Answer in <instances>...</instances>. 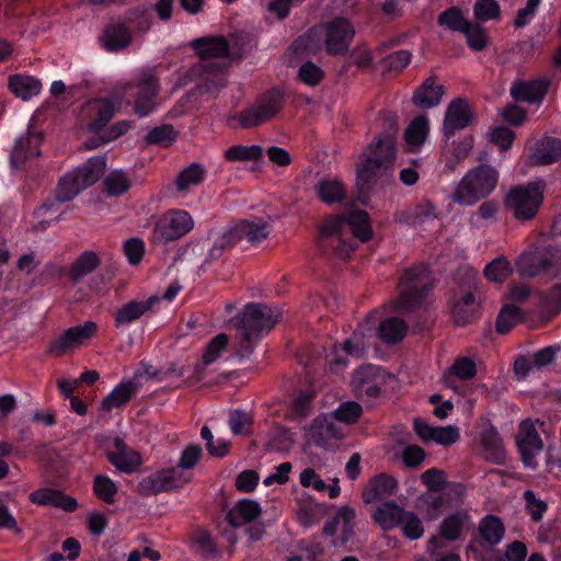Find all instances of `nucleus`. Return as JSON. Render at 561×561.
I'll use <instances>...</instances> for the list:
<instances>
[{
  "instance_id": "57",
  "label": "nucleus",
  "mask_w": 561,
  "mask_h": 561,
  "mask_svg": "<svg viewBox=\"0 0 561 561\" xmlns=\"http://www.w3.org/2000/svg\"><path fill=\"white\" fill-rule=\"evenodd\" d=\"M227 344L228 336L226 334L220 333L216 335L206 346L205 353L203 355L204 363L209 365L219 358Z\"/></svg>"
},
{
  "instance_id": "62",
  "label": "nucleus",
  "mask_w": 561,
  "mask_h": 561,
  "mask_svg": "<svg viewBox=\"0 0 561 561\" xmlns=\"http://www.w3.org/2000/svg\"><path fill=\"white\" fill-rule=\"evenodd\" d=\"M312 394L308 391L300 392L293 401L290 417H302L308 415L311 409Z\"/></svg>"
},
{
  "instance_id": "43",
  "label": "nucleus",
  "mask_w": 561,
  "mask_h": 561,
  "mask_svg": "<svg viewBox=\"0 0 561 561\" xmlns=\"http://www.w3.org/2000/svg\"><path fill=\"white\" fill-rule=\"evenodd\" d=\"M205 175L206 170L202 164L192 163L179 173L175 180V187L185 195L190 190L202 184Z\"/></svg>"
},
{
  "instance_id": "21",
  "label": "nucleus",
  "mask_w": 561,
  "mask_h": 561,
  "mask_svg": "<svg viewBox=\"0 0 561 561\" xmlns=\"http://www.w3.org/2000/svg\"><path fill=\"white\" fill-rule=\"evenodd\" d=\"M96 328L95 322L87 321L82 325L68 329L51 342L48 348L49 353L60 355L70 348L80 346L95 334Z\"/></svg>"
},
{
  "instance_id": "9",
  "label": "nucleus",
  "mask_w": 561,
  "mask_h": 561,
  "mask_svg": "<svg viewBox=\"0 0 561 561\" xmlns=\"http://www.w3.org/2000/svg\"><path fill=\"white\" fill-rule=\"evenodd\" d=\"M103 157L91 158L87 163L65 175L57 187L56 199L68 202L76 197L82 190L95 183L105 169Z\"/></svg>"
},
{
  "instance_id": "12",
  "label": "nucleus",
  "mask_w": 561,
  "mask_h": 561,
  "mask_svg": "<svg viewBox=\"0 0 561 561\" xmlns=\"http://www.w3.org/2000/svg\"><path fill=\"white\" fill-rule=\"evenodd\" d=\"M194 225V219L188 211L170 209L157 219L152 237L156 242L174 241L191 232Z\"/></svg>"
},
{
  "instance_id": "64",
  "label": "nucleus",
  "mask_w": 561,
  "mask_h": 561,
  "mask_svg": "<svg viewBox=\"0 0 561 561\" xmlns=\"http://www.w3.org/2000/svg\"><path fill=\"white\" fill-rule=\"evenodd\" d=\"M514 133L507 127H495L490 133L491 141L496 145L501 150H507L514 140Z\"/></svg>"
},
{
  "instance_id": "35",
  "label": "nucleus",
  "mask_w": 561,
  "mask_h": 561,
  "mask_svg": "<svg viewBox=\"0 0 561 561\" xmlns=\"http://www.w3.org/2000/svg\"><path fill=\"white\" fill-rule=\"evenodd\" d=\"M131 36L129 31L124 24L113 23L104 28L103 35L100 38L101 45L107 51H117L130 44Z\"/></svg>"
},
{
  "instance_id": "61",
  "label": "nucleus",
  "mask_w": 561,
  "mask_h": 561,
  "mask_svg": "<svg viewBox=\"0 0 561 561\" xmlns=\"http://www.w3.org/2000/svg\"><path fill=\"white\" fill-rule=\"evenodd\" d=\"M541 0H528L524 8L517 11L514 25L518 28L526 26L535 18Z\"/></svg>"
},
{
  "instance_id": "26",
  "label": "nucleus",
  "mask_w": 561,
  "mask_h": 561,
  "mask_svg": "<svg viewBox=\"0 0 561 561\" xmlns=\"http://www.w3.org/2000/svg\"><path fill=\"white\" fill-rule=\"evenodd\" d=\"M355 520V512L350 507H341L333 519L325 525L324 533L335 536L334 545H344L352 537Z\"/></svg>"
},
{
  "instance_id": "42",
  "label": "nucleus",
  "mask_w": 561,
  "mask_h": 561,
  "mask_svg": "<svg viewBox=\"0 0 561 561\" xmlns=\"http://www.w3.org/2000/svg\"><path fill=\"white\" fill-rule=\"evenodd\" d=\"M9 88L18 98L27 101L39 94L42 83L34 77L15 75L9 79Z\"/></svg>"
},
{
  "instance_id": "22",
  "label": "nucleus",
  "mask_w": 561,
  "mask_h": 561,
  "mask_svg": "<svg viewBox=\"0 0 561 561\" xmlns=\"http://www.w3.org/2000/svg\"><path fill=\"white\" fill-rule=\"evenodd\" d=\"M461 502V494L455 490H444L440 493H425L419 497V508L427 520L437 519L445 507Z\"/></svg>"
},
{
  "instance_id": "18",
  "label": "nucleus",
  "mask_w": 561,
  "mask_h": 561,
  "mask_svg": "<svg viewBox=\"0 0 561 561\" xmlns=\"http://www.w3.org/2000/svg\"><path fill=\"white\" fill-rule=\"evenodd\" d=\"M517 445L525 467L535 468L536 457L542 451L543 444L530 420L520 423Z\"/></svg>"
},
{
  "instance_id": "15",
  "label": "nucleus",
  "mask_w": 561,
  "mask_h": 561,
  "mask_svg": "<svg viewBox=\"0 0 561 561\" xmlns=\"http://www.w3.org/2000/svg\"><path fill=\"white\" fill-rule=\"evenodd\" d=\"M272 221L270 216L242 219L229 229V240L238 242L244 239L251 244H259L270 236Z\"/></svg>"
},
{
  "instance_id": "54",
  "label": "nucleus",
  "mask_w": 561,
  "mask_h": 561,
  "mask_svg": "<svg viewBox=\"0 0 561 561\" xmlns=\"http://www.w3.org/2000/svg\"><path fill=\"white\" fill-rule=\"evenodd\" d=\"M438 23L451 31L462 33L470 22L463 18L460 10L450 8L439 15Z\"/></svg>"
},
{
  "instance_id": "38",
  "label": "nucleus",
  "mask_w": 561,
  "mask_h": 561,
  "mask_svg": "<svg viewBox=\"0 0 561 561\" xmlns=\"http://www.w3.org/2000/svg\"><path fill=\"white\" fill-rule=\"evenodd\" d=\"M479 309V301L473 293L462 294L453 304V317L457 324L469 323L476 317Z\"/></svg>"
},
{
  "instance_id": "58",
  "label": "nucleus",
  "mask_w": 561,
  "mask_h": 561,
  "mask_svg": "<svg viewBox=\"0 0 561 561\" xmlns=\"http://www.w3.org/2000/svg\"><path fill=\"white\" fill-rule=\"evenodd\" d=\"M473 11L478 21H489L500 15V7L494 0H478Z\"/></svg>"
},
{
  "instance_id": "44",
  "label": "nucleus",
  "mask_w": 561,
  "mask_h": 561,
  "mask_svg": "<svg viewBox=\"0 0 561 561\" xmlns=\"http://www.w3.org/2000/svg\"><path fill=\"white\" fill-rule=\"evenodd\" d=\"M505 528L502 520L494 515H488L480 520L479 534L484 545L495 546L500 543Z\"/></svg>"
},
{
  "instance_id": "17",
  "label": "nucleus",
  "mask_w": 561,
  "mask_h": 561,
  "mask_svg": "<svg viewBox=\"0 0 561 561\" xmlns=\"http://www.w3.org/2000/svg\"><path fill=\"white\" fill-rule=\"evenodd\" d=\"M473 121V113L465 99L453 100L446 107L443 121V135L449 139L456 131L465 129Z\"/></svg>"
},
{
  "instance_id": "28",
  "label": "nucleus",
  "mask_w": 561,
  "mask_h": 561,
  "mask_svg": "<svg viewBox=\"0 0 561 561\" xmlns=\"http://www.w3.org/2000/svg\"><path fill=\"white\" fill-rule=\"evenodd\" d=\"M480 442L486 459L495 463H501L505 459V450L495 427L488 421L480 424Z\"/></svg>"
},
{
  "instance_id": "19",
  "label": "nucleus",
  "mask_w": 561,
  "mask_h": 561,
  "mask_svg": "<svg viewBox=\"0 0 561 561\" xmlns=\"http://www.w3.org/2000/svg\"><path fill=\"white\" fill-rule=\"evenodd\" d=\"M137 88L135 113L138 116H147L154 110V98L158 92L157 77L153 69H146L140 72Z\"/></svg>"
},
{
  "instance_id": "2",
  "label": "nucleus",
  "mask_w": 561,
  "mask_h": 561,
  "mask_svg": "<svg viewBox=\"0 0 561 561\" xmlns=\"http://www.w3.org/2000/svg\"><path fill=\"white\" fill-rule=\"evenodd\" d=\"M355 35V27L350 20L337 16L320 24L300 36L294 49L300 54H316L322 47L329 55H342L347 51Z\"/></svg>"
},
{
  "instance_id": "7",
  "label": "nucleus",
  "mask_w": 561,
  "mask_h": 561,
  "mask_svg": "<svg viewBox=\"0 0 561 561\" xmlns=\"http://www.w3.org/2000/svg\"><path fill=\"white\" fill-rule=\"evenodd\" d=\"M499 172L490 165H478L468 171L457 184L453 201L459 205L472 206L489 196L496 187Z\"/></svg>"
},
{
  "instance_id": "39",
  "label": "nucleus",
  "mask_w": 561,
  "mask_h": 561,
  "mask_svg": "<svg viewBox=\"0 0 561 561\" xmlns=\"http://www.w3.org/2000/svg\"><path fill=\"white\" fill-rule=\"evenodd\" d=\"M397 481L393 477L380 474L375 477L364 492V501L366 503L375 502L394 493Z\"/></svg>"
},
{
  "instance_id": "40",
  "label": "nucleus",
  "mask_w": 561,
  "mask_h": 561,
  "mask_svg": "<svg viewBox=\"0 0 561 561\" xmlns=\"http://www.w3.org/2000/svg\"><path fill=\"white\" fill-rule=\"evenodd\" d=\"M430 126L426 116L415 117L404 131V140L409 151L419 150L425 142Z\"/></svg>"
},
{
  "instance_id": "56",
  "label": "nucleus",
  "mask_w": 561,
  "mask_h": 561,
  "mask_svg": "<svg viewBox=\"0 0 561 561\" xmlns=\"http://www.w3.org/2000/svg\"><path fill=\"white\" fill-rule=\"evenodd\" d=\"M462 33L471 49L481 50L486 46L488 36L484 28L480 25L470 22Z\"/></svg>"
},
{
  "instance_id": "60",
  "label": "nucleus",
  "mask_w": 561,
  "mask_h": 561,
  "mask_svg": "<svg viewBox=\"0 0 561 561\" xmlns=\"http://www.w3.org/2000/svg\"><path fill=\"white\" fill-rule=\"evenodd\" d=\"M422 482L427 486L430 492H443L444 490H447L445 488L446 480L445 476L440 470L437 469H428L424 471L421 476Z\"/></svg>"
},
{
  "instance_id": "34",
  "label": "nucleus",
  "mask_w": 561,
  "mask_h": 561,
  "mask_svg": "<svg viewBox=\"0 0 561 561\" xmlns=\"http://www.w3.org/2000/svg\"><path fill=\"white\" fill-rule=\"evenodd\" d=\"M444 94V85L438 84L433 78H428L414 92L413 103L421 108H432L442 102Z\"/></svg>"
},
{
  "instance_id": "25",
  "label": "nucleus",
  "mask_w": 561,
  "mask_h": 561,
  "mask_svg": "<svg viewBox=\"0 0 561 561\" xmlns=\"http://www.w3.org/2000/svg\"><path fill=\"white\" fill-rule=\"evenodd\" d=\"M115 450L108 451V461L119 471L131 473L136 471L141 462V456L136 450L128 447L119 437L114 439Z\"/></svg>"
},
{
  "instance_id": "24",
  "label": "nucleus",
  "mask_w": 561,
  "mask_h": 561,
  "mask_svg": "<svg viewBox=\"0 0 561 561\" xmlns=\"http://www.w3.org/2000/svg\"><path fill=\"white\" fill-rule=\"evenodd\" d=\"M473 526L469 511L461 508L447 514L440 525L439 534L449 541H456L467 534Z\"/></svg>"
},
{
  "instance_id": "4",
  "label": "nucleus",
  "mask_w": 561,
  "mask_h": 561,
  "mask_svg": "<svg viewBox=\"0 0 561 561\" xmlns=\"http://www.w3.org/2000/svg\"><path fill=\"white\" fill-rule=\"evenodd\" d=\"M192 47L203 59L194 68V72L199 77L196 91H219L226 84L224 70L218 62L208 59L226 56L229 51L228 42L222 36H208L195 39Z\"/></svg>"
},
{
  "instance_id": "14",
  "label": "nucleus",
  "mask_w": 561,
  "mask_h": 561,
  "mask_svg": "<svg viewBox=\"0 0 561 561\" xmlns=\"http://www.w3.org/2000/svg\"><path fill=\"white\" fill-rule=\"evenodd\" d=\"M283 107V95L278 90L260 100L253 106L244 110L239 115V124L242 128H252L271 119Z\"/></svg>"
},
{
  "instance_id": "23",
  "label": "nucleus",
  "mask_w": 561,
  "mask_h": 561,
  "mask_svg": "<svg viewBox=\"0 0 561 561\" xmlns=\"http://www.w3.org/2000/svg\"><path fill=\"white\" fill-rule=\"evenodd\" d=\"M414 431L424 443L434 442L443 446L453 445L460 437L459 428L455 425L431 426L422 420L414 421Z\"/></svg>"
},
{
  "instance_id": "5",
  "label": "nucleus",
  "mask_w": 561,
  "mask_h": 561,
  "mask_svg": "<svg viewBox=\"0 0 561 561\" xmlns=\"http://www.w3.org/2000/svg\"><path fill=\"white\" fill-rule=\"evenodd\" d=\"M397 158L396 140L392 135H386L374 140L363 152L357 164V181L368 186L375 180L387 174Z\"/></svg>"
},
{
  "instance_id": "49",
  "label": "nucleus",
  "mask_w": 561,
  "mask_h": 561,
  "mask_svg": "<svg viewBox=\"0 0 561 561\" xmlns=\"http://www.w3.org/2000/svg\"><path fill=\"white\" fill-rule=\"evenodd\" d=\"M412 225L421 228L438 226L439 222L436 216L435 206L430 202H424L417 205L413 210Z\"/></svg>"
},
{
  "instance_id": "16",
  "label": "nucleus",
  "mask_w": 561,
  "mask_h": 561,
  "mask_svg": "<svg viewBox=\"0 0 561 561\" xmlns=\"http://www.w3.org/2000/svg\"><path fill=\"white\" fill-rule=\"evenodd\" d=\"M307 444L320 448H331L334 442L344 436L342 427L334 424L328 415H321L312 421L305 433Z\"/></svg>"
},
{
  "instance_id": "37",
  "label": "nucleus",
  "mask_w": 561,
  "mask_h": 561,
  "mask_svg": "<svg viewBox=\"0 0 561 561\" xmlns=\"http://www.w3.org/2000/svg\"><path fill=\"white\" fill-rule=\"evenodd\" d=\"M314 190L318 197L325 204H335L342 202L346 196L344 184L336 178L325 176L320 179Z\"/></svg>"
},
{
  "instance_id": "27",
  "label": "nucleus",
  "mask_w": 561,
  "mask_h": 561,
  "mask_svg": "<svg viewBox=\"0 0 561 561\" xmlns=\"http://www.w3.org/2000/svg\"><path fill=\"white\" fill-rule=\"evenodd\" d=\"M548 85L549 82L546 79L517 80L512 83L510 93L516 102L540 103L547 93Z\"/></svg>"
},
{
  "instance_id": "31",
  "label": "nucleus",
  "mask_w": 561,
  "mask_h": 561,
  "mask_svg": "<svg viewBox=\"0 0 561 561\" xmlns=\"http://www.w3.org/2000/svg\"><path fill=\"white\" fill-rule=\"evenodd\" d=\"M477 374L476 362L469 357H460L455 360L450 368L443 375V382L454 391L459 390L456 379L469 380Z\"/></svg>"
},
{
  "instance_id": "30",
  "label": "nucleus",
  "mask_w": 561,
  "mask_h": 561,
  "mask_svg": "<svg viewBox=\"0 0 561 561\" xmlns=\"http://www.w3.org/2000/svg\"><path fill=\"white\" fill-rule=\"evenodd\" d=\"M561 159V139L543 137L531 149L530 162L534 164H551Z\"/></svg>"
},
{
  "instance_id": "10",
  "label": "nucleus",
  "mask_w": 561,
  "mask_h": 561,
  "mask_svg": "<svg viewBox=\"0 0 561 561\" xmlns=\"http://www.w3.org/2000/svg\"><path fill=\"white\" fill-rule=\"evenodd\" d=\"M130 89V83H121L115 93L108 98L95 99L87 103L84 114L88 118L87 129L90 133L101 131L124 104H129L124 94Z\"/></svg>"
},
{
  "instance_id": "3",
  "label": "nucleus",
  "mask_w": 561,
  "mask_h": 561,
  "mask_svg": "<svg viewBox=\"0 0 561 561\" xmlns=\"http://www.w3.org/2000/svg\"><path fill=\"white\" fill-rule=\"evenodd\" d=\"M348 232L360 242L371 238L373 230L366 211L353 210L347 216L328 218L320 228V241L333 248L339 254L348 255L355 247L353 241L347 239Z\"/></svg>"
},
{
  "instance_id": "53",
  "label": "nucleus",
  "mask_w": 561,
  "mask_h": 561,
  "mask_svg": "<svg viewBox=\"0 0 561 561\" xmlns=\"http://www.w3.org/2000/svg\"><path fill=\"white\" fill-rule=\"evenodd\" d=\"M104 184L108 194L116 196L124 194L129 188L130 181L125 172L115 170L106 176Z\"/></svg>"
},
{
  "instance_id": "51",
  "label": "nucleus",
  "mask_w": 561,
  "mask_h": 561,
  "mask_svg": "<svg viewBox=\"0 0 561 561\" xmlns=\"http://www.w3.org/2000/svg\"><path fill=\"white\" fill-rule=\"evenodd\" d=\"M363 412L362 405L355 401H345L334 410L331 419L344 424H354L358 421Z\"/></svg>"
},
{
  "instance_id": "11",
  "label": "nucleus",
  "mask_w": 561,
  "mask_h": 561,
  "mask_svg": "<svg viewBox=\"0 0 561 561\" xmlns=\"http://www.w3.org/2000/svg\"><path fill=\"white\" fill-rule=\"evenodd\" d=\"M430 288L427 268L423 265L405 272L399 283V298L396 310L405 311L419 305Z\"/></svg>"
},
{
  "instance_id": "46",
  "label": "nucleus",
  "mask_w": 561,
  "mask_h": 561,
  "mask_svg": "<svg viewBox=\"0 0 561 561\" xmlns=\"http://www.w3.org/2000/svg\"><path fill=\"white\" fill-rule=\"evenodd\" d=\"M263 153V148L259 145H236L228 148L224 157L230 162H255L262 159Z\"/></svg>"
},
{
  "instance_id": "63",
  "label": "nucleus",
  "mask_w": 561,
  "mask_h": 561,
  "mask_svg": "<svg viewBox=\"0 0 561 561\" xmlns=\"http://www.w3.org/2000/svg\"><path fill=\"white\" fill-rule=\"evenodd\" d=\"M298 77L304 83L316 85L321 81L323 71L313 62L308 61L299 68Z\"/></svg>"
},
{
  "instance_id": "59",
  "label": "nucleus",
  "mask_w": 561,
  "mask_h": 561,
  "mask_svg": "<svg viewBox=\"0 0 561 561\" xmlns=\"http://www.w3.org/2000/svg\"><path fill=\"white\" fill-rule=\"evenodd\" d=\"M124 254L131 265L138 264L145 253L144 241L139 238H130L123 244Z\"/></svg>"
},
{
  "instance_id": "48",
  "label": "nucleus",
  "mask_w": 561,
  "mask_h": 561,
  "mask_svg": "<svg viewBox=\"0 0 561 561\" xmlns=\"http://www.w3.org/2000/svg\"><path fill=\"white\" fill-rule=\"evenodd\" d=\"M513 273V266L504 256H497L485 265L484 276L494 283H502Z\"/></svg>"
},
{
  "instance_id": "41",
  "label": "nucleus",
  "mask_w": 561,
  "mask_h": 561,
  "mask_svg": "<svg viewBox=\"0 0 561 561\" xmlns=\"http://www.w3.org/2000/svg\"><path fill=\"white\" fill-rule=\"evenodd\" d=\"M261 506L253 500L239 501L228 514V520L231 527H239L242 524L250 523L259 517Z\"/></svg>"
},
{
  "instance_id": "45",
  "label": "nucleus",
  "mask_w": 561,
  "mask_h": 561,
  "mask_svg": "<svg viewBox=\"0 0 561 561\" xmlns=\"http://www.w3.org/2000/svg\"><path fill=\"white\" fill-rule=\"evenodd\" d=\"M135 391L133 382H121L101 402L102 411H111L127 403Z\"/></svg>"
},
{
  "instance_id": "8",
  "label": "nucleus",
  "mask_w": 561,
  "mask_h": 561,
  "mask_svg": "<svg viewBox=\"0 0 561 561\" xmlns=\"http://www.w3.org/2000/svg\"><path fill=\"white\" fill-rule=\"evenodd\" d=\"M545 188L542 180L514 186L505 195L504 205L517 220H531L543 203Z\"/></svg>"
},
{
  "instance_id": "50",
  "label": "nucleus",
  "mask_w": 561,
  "mask_h": 561,
  "mask_svg": "<svg viewBox=\"0 0 561 561\" xmlns=\"http://www.w3.org/2000/svg\"><path fill=\"white\" fill-rule=\"evenodd\" d=\"M100 264V257L94 252H84L72 264L70 270L73 279H80L92 273Z\"/></svg>"
},
{
  "instance_id": "33",
  "label": "nucleus",
  "mask_w": 561,
  "mask_h": 561,
  "mask_svg": "<svg viewBox=\"0 0 561 561\" xmlns=\"http://www.w3.org/2000/svg\"><path fill=\"white\" fill-rule=\"evenodd\" d=\"M30 500L37 505H51L73 512L77 508V501L54 489H39L30 494Z\"/></svg>"
},
{
  "instance_id": "29",
  "label": "nucleus",
  "mask_w": 561,
  "mask_h": 561,
  "mask_svg": "<svg viewBox=\"0 0 561 561\" xmlns=\"http://www.w3.org/2000/svg\"><path fill=\"white\" fill-rule=\"evenodd\" d=\"M159 299L156 296L147 300H130L123 305L115 313L114 323L116 328H125L138 320L147 311L151 310Z\"/></svg>"
},
{
  "instance_id": "52",
  "label": "nucleus",
  "mask_w": 561,
  "mask_h": 561,
  "mask_svg": "<svg viewBox=\"0 0 561 561\" xmlns=\"http://www.w3.org/2000/svg\"><path fill=\"white\" fill-rule=\"evenodd\" d=\"M94 493L99 499L105 503H113L117 493L115 482L107 476L98 474L94 478L93 484Z\"/></svg>"
},
{
  "instance_id": "55",
  "label": "nucleus",
  "mask_w": 561,
  "mask_h": 561,
  "mask_svg": "<svg viewBox=\"0 0 561 561\" xmlns=\"http://www.w3.org/2000/svg\"><path fill=\"white\" fill-rule=\"evenodd\" d=\"M520 310L513 305L504 306L496 319L497 332L504 334L519 320Z\"/></svg>"
},
{
  "instance_id": "6",
  "label": "nucleus",
  "mask_w": 561,
  "mask_h": 561,
  "mask_svg": "<svg viewBox=\"0 0 561 561\" xmlns=\"http://www.w3.org/2000/svg\"><path fill=\"white\" fill-rule=\"evenodd\" d=\"M280 314L278 308L267 305L250 304L244 308L238 329L242 355L252 352V343L267 333L278 321Z\"/></svg>"
},
{
  "instance_id": "47",
  "label": "nucleus",
  "mask_w": 561,
  "mask_h": 561,
  "mask_svg": "<svg viewBox=\"0 0 561 561\" xmlns=\"http://www.w3.org/2000/svg\"><path fill=\"white\" fill-rule=\"evenodd\" d=\"M405 538L417 540L424 535V525L419 515L412 511H405L398 526Z\"/></svg>"
},
{
  "instance_id": "36",
  "label": "nucleus",
  "mask_w": 561,
  "mask_h": 561,
  "mask_svg": "<svg viewBox=\"0 0 561 561\" xmlns=\"http://www.w3.org/2000/svg\"><path fill=\"white\" fill-rule=\"evenodd\" d=\"M407 510L393 501H388L379 505L374 512L373 519L383 530L397 528Z\"/></svg>"
},
{
  "instance_id": "1",
  "label": "nucleus",
  "mask_w": 561,
  "mask_h": 561,
  "mask_svg": "<svg viewBox=\"0 0 561 561\" xmlns=\"http://www.w3.org/2000/svg\"><path fill=\"white\" fill-rule=\"evenodd\" d=\"M377 331L378 336L386 343H396L403 339L407 333V324L398 318H389L381 321L378 312L370 313L357 327L353 336L343 346L335 347L329 356V366L332 371H339L346 365V355L360 357L367 344L365 339L371 337Z\"/></svg>"
},
{
  "instance_id": "13",
  "label": "nucleus",
  "mask_w": 561,
  "mask_h": 561,
  "mask_svg": "<svg viewBox=\"0 0 561 561\" xmlns=\"http://www.w3.org/2000/svg\"><path fill=\"white\" fill-rule=\"evenodd\" d=\"M390 379L391 376L380 367L366 365L354 373L352 387L358 397L373 399L379 396Z\"/></svg>"
},
{
  "instance_id": "20",
  "label": "nucleus",
  "mask_w": 561,
  "mask_h": 561,
  "mask_svg": "<svg viewBox=\"0 0 561 561\" xmlns=\"http://www.w3.org/2000/svg\"><path fill=\"white\" fill-rule=\"evenodd\" d=\"M42 140L41 131L32 129L18 137L10 154L12 168L19 169L26 161L38 157L41 154Z\"/></svg>"
},
{
  "instance_id": "32",
  "label": "nucleus",
  "mask_w": 561,
  "mask_h": 561,
  "mask_svg": "<svg viewBox=\"0 0 561 561\" xmlns=\"http://www.w3.org/2000/svg\"><path fill=\"white\" fill-rule=\"evenodd\" d=\"M550 265V252L548 250H536L534 252L522 254L516 266L520 275L535 276Z\"/></svg>"
}]
</instances>
